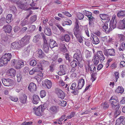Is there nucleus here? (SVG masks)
Wrapping results in <instances>:
<instances>
[{"label": "nucleus", "mask_w": 125, "mask_h": 125, "mask_svg": "<svg viewBox=\"0 0 125 125\" xmlns=\"http://www.w3.org/2000/svg\"><path fill=\"white\" fill-rule=\"evenodd\" d=\"M29 68L28 67H25L23 69V72L25 73H28L29 71Z\"/></svg>", "instance_id": "nucleus-54"}, {"label": "nucleus", "mask_w": 125, "mask_h": 125, "mask_svg": "<svg viewBox=\"0 0 125 125\" xmlns=\"http://www.w3.org/2000/svg\"><path fill=\"white\" fill-rule=\"evenodd\" d=\"M61 103H60V105L62 106H64L66 105L67 103L65 101H61Z\"/></svg>", "instance_id": "nucleus-60"}, {"label": "nucleus", "mask_w": 125, "mask_h": 125, "mask_svg": "<svg viewBox=\"0 0 125 125\" xmlns=\"http://www.w3.org/2000/svg\"><path fill=\"white\" fill-rule=\"evenodd\" d=\"M24 65L23 61L18 60L15 66V68L17 69H20Z\"/></svg>", "instance_id": "nucleus-17"}, {"label": "nucleus", "mask_w": 125, "mask_h": 125, "mask_svg": "<svg viewBox=\"0 0 125 125\" xmlns=\"http://www.w3.org/2000/svg\"><path fill=\"white\" fill-rule=\"evenodd\" d=\"M83 12L84 15L87 16V17H88L90 16L91 15H92V13L91 12L85 10Z\"/></svg>", "instance_id": "nucleus-45"}, {"label": "nucleus", "mask_w": 125, "mask_h": 125, "mask_svg": "<svg viewBox=\"0 0 125 125\" xmlns=\"http://www.w3.org/2000/svg\"><path fill=\"white\" fill-rule=\"evenodd\" d=\"M84 16L81 13H79L78 14L77 17L79 20H81L83 19Z\"/></svg>", "instance_id": "nucleus-49"}, {"label": "nucleus", "mask_w": 125, "mask_h": 125, "mask_svg": "<svg viewBox=\"0 0 125 125\" xmlns=\"http://www.w3.org/2000/svg\"><path fill=\"white\" fill-rule=\"evenodd\" d=\"M74 34L76 37H78V36L81 35L79 29H75L74 31Z\"/></svg>", "instance_id": "nucleus-40"}, {"label": "nucleus", "mask_w": 125, "mask_h": 125, "mask_svg": "<svg viewBox=\"0 0 125 125\" xmlns=\"http://www.w3.org/2000/svg\"><path fill=\"white\" fill-rule=\"evenodd\" d=\"M117 16L119 18H123L125 16V10H120L117 13Z\"/></svg>", "instance_id": "nucleus-28"}, {"label": "nucleus", "mask_w": 125, "mask_h": 125, "mask_svg": "<svg viewBox=\"0 0 125 125\" xmlns=\"http://www.w3.org/2000/svg\"><path fill=\"white\" fill-rule=\"evenodd\" d=\"M17 80L18 82H21L22 78V76L20 73H18L17 75Z\"/></svg>", "instance_id": "nucleus-52"}, {"label": "nucleus", "mask_w": 125, "mask_h": 125, "mask_svg": "<svg viewBox=\"0 0 125 125\" xmlns=\"http://www.w3.org/2000/svg\"><path fill=\"white\" fill-rule=\"evenodd\" d=\"M56 26L60 30L62 31H64V30L63 29L62 27L59 24H56Z\"/></svg>", "instance_id": "nucleus-62"}, {"label": "nucleus", "mask_w": 125, "mask_h": 125, "mask_svg": "<svg viewBox=\"0 0 125 125\" xmlns=\"http://www.w3.org/2000/svg\"><path fill=\"white\" fill-rule=\"evenodd\" d=\"M39 71L38 68H34L30 71L29 73L31 75L34 74L36 72H38Z\"/></svg>", "instance_id": "nucleus-32"}, {"label": "nucleus", "mask_w": 125, "mask_h": 125, "mask_svg": "<svg viewBox=\"0 0 125 125\" xmlns=\"http://www.w3.org/2000/svg\"><path fill=\"white\" fill-rule=\"evenodd\" d=\"M78 89H78V88L77 87L74 90H73V91H72L71 92L72 93H73L75 95H77L78 94Z\"/></svg>", "instance_id": "nucleus-51"}, {"label": "nucleus", "mask_w": 125, "mask_h": 125, "mask_svg": "<svg viewBox=\"0 0 125 125\" xmlns=\"http://www.w3.org/2000/svg\"><path fill=\"white\" fill-rule=\"evenodd\" d=\"M64 24L65 25H70L72 24V21L68 19L67 21L64 22Z\"/></svg>", "instance_id": "nucleus-53"}, {"label": "nucleus", "mask_w": 125, "mask_h": 125, "mask_svg": "<svg viewBox=\"0 0 125 125\" xmlns=\"http://www.w3.org/2000/svg\"><path fill=\"white\" fill-rule=\"evenodd\" d=\"M36 18L37 16L36 15L32 16L30 19L31 22L32 23H33L36 20Z\"/></svg>", "instance_id": "nucleus-50"}, {"label": "nucleus", "mask_w": 125, "mask_h": 125, "mask_svg": "<svg viewBox=\"0 0 125 125\" xmlns=\"http://www.w3.org/2000/svg\"><path fill=\"white\" fill-rule=\"evenodd\" d=\"M55 91L59 98L63 99L65 97V93L62 90L58 88H56L55 89Z\"/></svg>", "instance_id": "nucleus-6"}, {"label": "nucleus", "mask_w": 125, "mask_h": 125, "mask_svg": "<svg viewBox=\"0 0 125 125\" xmlns=\"http://www.w3.org/2000/svg\"><path fill=\"white\" fill-rule=\"evenodd\" d=\"M65 57L66 60H67L69 62H70L71 61L73 58L68 53H65Z\"/></svg>", "instance_id": "nucleus-36"}, {"label": "nucleus", "mask_w": 125, "mask_h": 125, "mask_svg": "<svg viewBox=\"0 0 125 125\" xmlns=\"http://www.w3.org/2000/svg\"><path fill=\"white\" fill-rule=\"evenodd\" d=\"M33 103L35 104H37L38 103L40 100L39 97L37 95H34L33 96Z\"/></svg>", "instance_id": "nucleus-27"}, {"label": "nucleus", "mask_w": 125, "mask_h": 125, "mask_svg": "<svg viewBox=\"0 0 125 125\" xmlns=\"http://www.w3.org/2000/svg\"><path fill=\"white\" fill-rule=\"evenodd\" d=\"M40 95L42 98H43L46 95V93L45 91L42 90L40 92Z\"/></svg>", "instance_id": "nucleus-47"}, {"label": "nucleus", "mask_w": 125, "mask_h": 125, "mask_svg": "<svg viewBox=\"0 0 125 125\" xmlns=\"http://www.w3.org/2000/svg\"><path fill=\"white\" fill-rule=\"evenodd\" d=\"M49 45L50 47L52 48L55 46H58L57 43L55 41H53L52 39L50 40V42H49Z\"/></svg>", "instance_id": "nucleus-24"}, {"label": "nucleus", "mask_w": 125, "mask_h": 125, "mask_svg": "<svg viewBox=\"0 0 125 125\" xmlns=\"http://www.w3.org/2000/svg\"><path fill=\"white\" fill-rule=\"evenodd\" d=\"M70 39L69 35L67 34H66L64 36H62L60 38V39L62 41H65L66 42H69Z\"/></svg>", "instance_id": "nucleus-25"}, {"label": "nucleus", "mask_w": 125, "mask_h": 125, "mask_svg": "<svg viewBox=\"0 0 125 125\" xmlns=\"http://www.w3.org/2000/svg\"><path fill=\"white\" fill-rule=\"evenodd\" d=\"M78 62L74 59L70 63L71 66L72 67H76L78 65Z\"/></svg>", "instance_id": "nucleus-37"}, {"label": "nucleus", "mask_w": 125, "mask_h": 125, "mask_svg": "<svg viewBox=\"0 0 125 125\" xmlns=\"http://www.w3.org/2000/svg\"><path fill=\"white\" fill-rule=\"evenodd\" d=\"M59 68L60 70L58 73L59 75L61 76L64 74L66 70V66L64 64L61 65L59 66Z\"/></svg>", "instance_id": "nucleus-10"}, {"label": "nucleus", "mask_w": 125, "mask_h": 125, "mask_svg": "<svg viewBox=\"0 0 125 125\" xmlns=\"http://www.w3.org/2000/svg\"><path fill=\"white\" fill-rule=\"evenodd\" d=\"M20 44V43L18 42H16L11 43V47L14 49L19 48L22 47Z\"/></svg>", "instance_id": "nucleus-19"}, {"label": "nucleus", "mask_w": 125, "mask_h": 125, "mask_svg": "<svg viewBox=\"0 0 125 125\" xmlns=\"http://www.w3.org/2000/svg\"><path fill=\"white\" fill-rule=\"evenodd\" d=\"M73 57L74 58L77 60L78 62L79 61H80L82 59L81 53L79 51H78L77 53H75Z\"/></svg>", "instance_id": "nucleus-16"}, {"label": "nucleus", "mask_w": 125, "mask_h": 125, "mask_svg": "<svg viewBox=\"0 0 125 125\" xmlns=\"http://www.w3.org/2000/svg\"><path fill=\"white\" fill-rule=\"evenodd\" d=\"M37 64V62L35 60H33L31 61L30 64L31 66H35Z\"/></svg>", "instance_id": "nucleus-44"}, {"label": "nucleus", "mask_w": 125, "mask_h": 125, "mask_svg": "<svg viewBox=\"0 0 125 125\" xmlns=\"http://www.w3.org/2000/svg\"><path fill=\"white\" fill-rule=\"evenodd\" d=\"M42 35L43 42L42 46L43 49H44L45 52H47L48 51L49 49L48 43L45 35L43 34Z\"/></svg>", "instance_id": "nucleus-4"}, {"label": "nucleus", "mask_w": 125, "mask_h": 125, "mask_svg": "<svg viewBox=\"0 0 125 125\" xmlns=\"http://www.w3.org/2000/svg\"><path fill=\"white\" fill-rule=\"evenodd\" d=\"M28 88L31 92L34 93L37 90L36 85L33 83H31L28 86Z\"/></svg>", "instance_id": "nucleus-13"}, {"label": "nucleus", "mask_w": 125, "mask_h": 125, "mask_svg": "<svg viewBox=\"0 0 125 125\" xmlns=\"http://www.w3.org/2000/svg\"><path fill=\"white\" fill-rule=\"evenodd\" d=\"M33 110L35 112V114L37 116H41L43 114V111L41 106H39L37 108L34 107L33 108Z\"/></svg>", "instance_id": "nucleus-8"}, {"label": "nucleus", "mask_w": 125, "mask_h": 125, "mask_svg": "<svg viewBox=\"0 0 125 125\" xmlns=\"http://www.w3.org/2000/svg\"><path fill=\"white\" fill-rule=\"evenodd\" d=\"M2 82L3 84L6 86H9L11 85L14 83L13 81L10 79H3Z\"/></svg>", "instance_id": "nucleus-7"}, {"label": "nucleus", "mask_w": 125, "mask_h": 125, "mask_svg": "<svg viewBox=\"0 0 125 125\" xmlns=\"http://www.w3.org/2000/svg\"><path fill=\"white\" fill-rule=\"evenodd\" d=\"M10 10L14 13H16L17 11V9L16 7L14 6H12L10 8Z\"/></svg>", "instance_id": "nucleus-57"}, {"label": "nucleus", "mask_w": 125, "mask_h": 125, "mask_svg": "<svg viewBox=\"0 0 125 125\" xmlns=\"http://www.w3.org/2000/svg\"><path fill=\"white\" fill-rule=\"evenodd\" d=\"M78 39V41L80 43H81L83 42V39L81 35L78 36V37H76Z\"/></svg>", "instance_id": "nucleus-58"}, {"label": "nucleus", "mask_w": 125, "mask_h": 125, "mask_svg": "<svg viewBox=\"0 0 125 125\" xmlns=\"http://www.w3.org/2000/svg\"><path fill=\"white\" fill-rule=\"evenodd\" d=\"M38 53L39 55L38 57L40 58H42L44 56V54L43 53L41 49L39 50Z\"/></svg>", "instance_id": "nucleus-39"}, {"label": "nucleus", "mask_w": 125, "mask_h": 125, "mask_svg": "<svg viewBox=\"0 0 125 125\" xmlns=\"http://www.w3.org/2000/svg\"><path fill=\"white\" fill-rule=\"evenodd\" d=\"M92 38L93 39L92 42L94 44H97L99 43V39L96 36L93 35Z\"/></svg>", "instance_id": "nucleus-22"}, {"label": "nucleus", "mask_w": 125, "mask_h": 125, "mask_svg": "<svg viewBox=\"0 0 125 125\" xmlns=\"http://www.w3.org/2000/svg\"><path fill=\"white\" fill-rule=\"evenodd\" d=\"M59 108L57 105L53 106H51L48 109L49 111L51 113H56L59 111Z\"/></svg>", "instance_id": "nucleus-15"}, {"label": "nucleus", "mask_w": 125, "mask_h": 125, "mask_svg": "<svg viewBox=\"0 0 125 125\" xmlns=\"http://www.w3.org/2000/svg\"><path fill=\"white\" fill-rule=\"evenodd\" d=\"M40 63L42 65H47L49 64V62L47 61L44 60L40 61Z\"/></svg>", "instance_id": "nucleus-48"}, {"label": "nucleus", "mask_w": 125, "mask_h": 125, "mask_svg": "<svg viewBox=\"0 0 125 125\" xmlns=\"http://www.w3.org/2000/svg\"><path fill=\"white\" fill-rule=\"evenodd\" d=\"M117 64L116 62H115L112 64L111 67L112 69L116 68L117 67Z\"/></svg>", "instance_id": "nucleus-63"}, {"label": "nucleus", "mask_w": 125, "mask_h": 125, "mask_svg": "<svg viewBox=\"0 0 125 125\" xmlns=\"http://www.w3.org/2000/svg\"><path fill=\"white\" fill-rule=\"evenodd\" d=\"M105 58L102 52L101 51H99L97 52L96 55L94 56L93 60L95 65H97L99 62V59L101 62H103Z\"/></svg>", "instance_id": "nucleus-1"}, {"label": "nucleus", "mask_w": 125, "mask_h": 125, "mask_svg": "<svg viewBox=\"0 0 125 125\" xmlns=\"http://www.w3.org/2000/svg\"><path fill=\"white\" fill-rule=\"evenodd\" d=\"M108 23L107 21H106L104 24L103 27L104 29V31L106 33H108L111 31V28L109 26V25L108 24Z\"/></svg>", "instance_id": "nucleus-11"}, {"label": "nucleus", "mask_w": 125, "mask_h": 125, "mask_svg": "<svg viewBox=\"0 0 125 125\" xmlns=\"http://www.w3.org/2000/svg\"><path fill=\"white\" fill-rule=\"evenodd\" d=\"M104 54L107 56H108L109 55L111 56H114L115 55V50L113 49L104 50Z\"/></svg>", "instance_id": "nucleus-9"}, {"label": "nucleus", "mask_w": 125, "mask_h": 125, "mask_svg": "<svg viewBox=\"0 0 125 125\" xmlns=\"http://www.w3.org/2000/svg\"><path fill=\"white\" fill-rule=\"evenodd\" d=\"M117 27L119 29H125V18L120 20L118 23Z\"/></svg>", "instance_id": "nucleus-12"}, {"label": "nucleus", "mask_w": 125, "mask_h": 125, "mask_svg": "<svg viewBox=\"0 0 125 125\" xmlns=\"http://www.w3.org/2000/svg\"><path fill=\"white\" fill-rule=\"evenodd\" d=\"M45 83L48 89H50L51 87L52 86V83L51 81L47 79L45 81Z\"/></svg>", "instance_id": "nucleus-29"}, {"label": "nucleus", "mask_w": 125, "mask_h": 125, "mask_svg": "<svg viewBox=\"0 0 125 125\" xmlns=\"http://www.w3.org/2000/svg\"><path fill=\"white\" fill-rule=\"evenodd\" d=\"M29 28L30 29V30L31 31H32L35 30L36 28V27L34 25H31L30 26Z\"/></svg>", "instance_id": "nucleus-61"}, {"label": "nucleus", "mask_w": 125, "mask_h": 125, "mask_svg": "<svg viewBox=\"0 0 125 125\" xmlns=\"http://www.w3.org/2000/svg\"><path fill=\"white\" fill-rule=\"evenodd\" d=\"M108 24L109 25V26L111 28V30L115 29L116 27V21H114V22H111V21L110 20L109 21H108Z\"/></svg>", "instance_id": "nucleus-26"}, {"label": "nucleus", "mask_w": 125, "mask_h": 125, "mask_svg": "<svg viewBox=\"0 0 125 125\" xmlns=\"http://www.w3.org/2000/svg\"><path fill=\"white\" fill-rule=\"evenodd\" d=\"M40 35L39 34L35 36L33 39V42L36 43L38 42L40 39Z\"/></svg>", "instance_id": "nucleus-38"}, {"label": "nucleus", "mask_w": 125, "mask_h": 125, "mask_svg": "<svg viewBox=\"0 0 125 125\" xmlns=\"http://www.w3.org/2000/svg\"><path fill=\"white\" fill-rule=\"evenodd\" d=\"M118 36L120 42H122L124 40L125 36L122 34H118Z\"/></svg>", "instance_id": "nucleus-41"}, {"label": "nucleus", "mask_w": 125, "mask_h": 125, "mask_svg": "<svg viewBox=\"0 0 125 125\" xmlns=\"http://www.w3.org/2000/svg\"><path fill=\"white\" fill-rule=\"evenodd\" d=\"M29 22L27 20H24L21 22V25L22 26H24L26 25L29 24Z\"/></svg>", "instance_id": "nucleus-42"}, {"label": "nucleus", "mask_w": 125, "mask_h": 125, "mask_svg": "<svg viewBox=\"0 0 125 125\" xmlns=\"http://www.w3.org/2000/svg\"><path fill=\"white\" fill-rule=\"evenodd\" d=\"M19 6L21 9L23 10H28L31 9L34 10L38 9V8L36 7H29L28 9H27L26 6L24 4L22 3H20Z\"/></svg>", "instance_id": "nucleus-14"}, {"label": "nucleus", "mask_w": 125, "mask_h": 125, "mask_svg": "<svg viewBox=\"0 0 125 125\" xmlns=\"http://www.w3.org/2000/svg\"><path fill=\"white\" fill-rule=\"evenodd\" d=\"M16 73V71L12 68L9 69L7 72V75L12 77H14L15 76Z\"/></svg>", "instance_id": "nucleus-18"}, {"label": "nucleus", "mask_w": 125, "mask_h": 125, "mask_svg": "<svg viewBox=\"0 0 125 125\" xmlns=\"http://www.w3.org/2000/svg\"><path fill=\"white\" fill-rule=\"evenodd\" d=\"M27 97L25 94H24L21 96L19 98L21 102L23 104L26 103Z\"/></svg>", "instance_id": "nucleus-31"}, {"label": "nucleus", "mask_w": 125, "mask_h": 125, "mask_svg": "<svg viewBox=\"0 0 125 125\" xmlns=\"http://www.w3.org/2000/svg\"><path fill=\"white\" fill-rule=\"evenodd\" d=\"M30 39V37L27 35L25 36L21 39L20 43L22 47H23L29 43Z\"/></svg>", "instance_id": "nucleus-5"}, {"label": "nucleus", "mask_w": 125, "mask_h": 125, "mask_svg": "<svg viewBox=\"0 0 125 125\" xmlns=\"http://www.w3.org/2000/svg\"><path fill=\"white\" fill-rule=\"evenodd\" d=\"M76 86V84L75 83H74L72 84L71 86L70 87V89H71L73 90H74Z\"/></svg>", "instance_id": "nucleus-59"}, {"label": "nucleus", "mask_w": 125, "mask_h": 125, "mask_svg": "<svg viewBox=\"0 0 125 125\" xmlns=\"http://www.w3.org/2000/svg\"><path fill=\"white\" fill-rule=\"evenodd\" d=\"M44 32L46 35L48 36H50L52 34L51 30L48 27L44 29Z\"/></svg>", "instance_id": "nucleus-30"}, {"label": "nucleus", "mask_w": 125, "mask_h": 125, "mask_svg": "<svg viewBox=\"0 0 125 125\" xmlns=\"http://www.w3.org/2000/svg\"><path fill=\"white\" fill-rule=\"evenodd\" d=\"M4 30L6 32L10 33L11 30V27L9 25L4 26L3 27Z\"/></svg>", "instance_id": "nucleus-23"}, {"label": "nucleus", "mask_w": 125, "mask_h": 125, "mask_svg": "<svg viewBox=\"0 0 125 125\" xmlns=\"http://www.w3.org/2000/svg\"><path fill=\"white\" fill-rule=\"evenodd\" d=\"M119 49L120 51H123L125 49V46H124V42H122L121 44V46L119 48Z\"/></svg>", "instance_id": "nucleus-46"}, {"label": "nucleus", "mask_w": 125, "mask_h": 125, "mask_svg": "<svg viewBox=\"0 0 125 125\" xmlns=\"http://www.w3.org/2000/svg\"><path fill=\"white\" fill-rule=\"evenodd\" d=\"M17 61L15 59H13L11 61V65L12 66H14L15 64L16 65L17 63Z\"/></svg>", "instance_id": "nucleus-64"}, {"label": "nucleus", "mask_w": 125, "mask_h": 125, "mask_svg": "<svg viewBox=\"0 0 125 125\" xmlns=\"http://www.w3.org/2000/svg\"><path fill=\"white\" fill-rule=\"evenodd\" d=\"M124 91V88L120 86H119L115 91L116 92L118 93H122Z\"/></svg>", "instance_id": "nucleus-35"}, {"label": "nucleus", "mask_w": 125, "mask_h": 125, "mask_svg": "<svg viewBox=\"0 0 125 125\" xmlns=\"http://www.w3.org/2000/svg\"><path fill=\"white\" fill-rule=\"evenodd\" d=\"M88 18L89 21H94L95 20V18L92 16V15H91L90 16L88 17Z\"/></svg>", "instance_id": "nucleus-56"}, {"label": "nucleus", "mask_w": 125, "mask_h": 125, "mask_svg": "<svg viewBox=\"0 0 125 125\" xmlns=\"http://www.w3.org/2000/svg\"><path fill=\"white\" fill-rule=\"evenodd\" d=\"M32 122H24L21 124V125H31L32 124Z\"/></svg>", "instance_id": "nucleus-55"}, {"label": "nucleus", "mask_w": 125, "mask_h": 125, "mask_svg": "<svg viewBox=\"0 0 125 125\" xmlns=\"http://www.w3.org/2000/svg\"><path fill=\"white\" fill-rule=\"evenodd\" d=\"M12 15L11 14H9L7 15L6 20V22L7 23H10L12 21Z\"/></svg>", "instance_id": "nucleus-34"}, {"label": "nucleus", "mask_w": 125, "mask_h": 125, "mask_svg": "<svg viewBox=\"0 0 125 125\" xmlns=\"http://www.w3.org/2000/svg\"><path fill=\"white\" fill-rule=\"evenodd\" d=\"M83 28L84 29V30L86 33V34L87 36L88 37H89L90 36L89 34V31L88 30V28L86 26H84Z\"/></svg>", "instance_id": "nucleus-43"}, {"label": "nucleus", "mask_w": 125, "mask_h": 125, "mask_svg": "<svg viewBox=\"0 0 125 125\" xmlns=\"http://www.w3.org/2000/svg\"><path fill=\"white\" fill-rule=\"evenodd\" d=\"M110 102L112 108L115 111V113L117 115L119 114L120 112L118 100L110 99Z\"/></svg>", "instance_id": "nucleus-2"}, {"label": "nucleus", "mask_w": 125, "mask_h": 125, "mask_svg": "<svg viewBox=\"0 0 125 125\" xmlns=\"http://www.w3.org/2000/svg\"><path fill=\"white\" fill-rule=\"evenodd\" d=\"M100 17L103 20H108L107 22L109 21L110 16L109 15L105 14H101L99 15Z\"/></svg>", "instance_id": "nucleus-20"}, {"label": "nucleus", "mask_w": 125, "mask_h": 125, "mask_svg": "<svg viewBox=\"0 0 125 125\" xmlns=\"http://www.w3.org/2000/svg\"><path fill=\"white\" fill-rule=\"evenodd\" d=\"M84 84V79H80L78 82L77 87L78 89H81L83 87Z\"/></svg>", "instance_id": "nucleus-21"}, {"label": "nucleus", "mask_w": 125, "mask_h": 125, "mask_svg": "<svg viewBox=\"0 0 125 125\" xmlns=\"http://www.w3.org/2000/svg\"><path fill=\"white\" fill-rule=\"evenodd\" d=\"M11 56V54L9 53H5L3 55L0 59V66L7 64L8 62L10 61Z\"/></svg>", "instance_id": "nucleus-3"}, {"label": "nucleus", "mask_w": 125, "mask_h": 125, "mask_svg": "<svg viewBox=\"0 0 125 125\" xmlns=\"http://www.w3.org/2000/svg\"><path fill=\"white\" fill-rule=\"evenodd\" d=\"M123 117H120L116 120V125H120L123 121Z\"/></svg>", "instance_id": "nucleus-33"}]
</instances>
